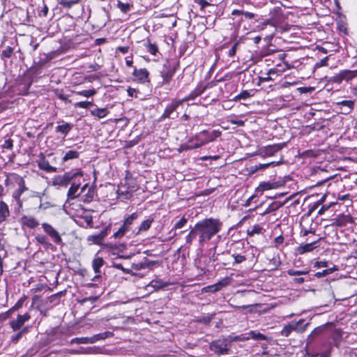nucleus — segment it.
Segmentation results:
<instances>
[{"label":"nucleus","mask_w":357,"mask_h":357,"mask_svg":"<svg viewBox=\"0 0 357 357\" xmlns=\"http://www.w3.org/2000/svg\"><path fill=\"white\" fill-rule=\"evenodd\" d=\"M195 227L198 231L199 245L202 247L206 241L220 231L222 222L218 219L206 218L197 222Z\"/></svg>","instance_id":"nucleus-1"},{"label":"nucleus","mask_w":357,"mask_h":357,"mask_svg":"<svg viewBox=\"0 0 357 357\" xmlns=\"http://www.w3.org/2000/svg\"><path fill=\"white\" fill-rule=\"evenodd\" d=\"M221 132L219 130H213L208 132L206 130H203L195 135L189 143H186L180 146L178 151H187L190 149H197L211 142L214 141L216 138L220 137Z\"/></svg>","instance_id":"nucleus-2"},{"label":"nucleus","mask_w":357,"mask_h":357,"mask_svg":"<svg viewBox=\"0 0 357 357\" xmlns=\"http://www.w3.org/2000/svg\"><path fill=\"white\" fill-rule=\"evenodd\" d=\"M138 217L139 214L137 212L125 216L123 218V225L115 233H114L113 237L115 238H121L125 236H126L128 238L136 236V227H134L133 223L134 221L138 218Z\"/></svg>","instance_id":"nucleus-3"},{"label":"nucleus","mask_w":357,"mask_h":357,"mask_svg":"<svg viewBox=\"0 0 357 357\" xmlns=\"http://www.w3.org/2000/svg\"><path fill=\"white\" fill-rule=\"evenodd\" d=\"M83 172L80 169L69 171L63 175L55 176L52 179V185L57 187H67L77 176L82 177Z\"/></svg>","instance_id":"nucleus-4"},{"label":"nucleus","mask_w":357,"mask_h":357,"mask_svg":"<svg viewBox=\"0 0 357 357\" xmlns=\"http://www.w3.org/2000/svg\"><path fill=\"white\" fill-rule=\"evenodd\" d=\"M178 67V63L173 60H167L162 65L160 76L162 84H169Z\"/></svg>","instance_id":"nucleus-5"},{"label":"nucleus","mask_w":357,"mask_h":357,"mask_svg":"<svg viewBox=\"0 0 357 357\" xmlns=\"http://www.w3.org/2000/svg\"><path fill=\"white\" fill-rule=\"evenodd\" d=\"M305 320L303 319H299L298 321H291L289 324L284 326L280 334L284 337H289L293 331L297 333H302L305 332L310 325V322L303 324Z\"/></svg>","instance_id":"nucleus-6"},{"label":"nucleus","mask_w":357,"mask_h":357,"mask_svg":"<svg viewBox=\"0 0 357 357\" xmlns=\"http://www.w3.org/2000/svg\"><path fill=\"white\" fill-rule=\"evenodd\" d=\"M230 347L229 342L225 338L213 340L209 345L210 350L218 356L229 354Z\"/></svg>","instance_id":"nucleus-7"},{"label":"nucleus","mask_w":357,"mask_h":357,"mask_svg":"<svg viewBox=\"0 0 357 357\" xmlns=\"http://www.w3.org/2000/svg\"><path fill=\"white\" fill-rule=\"evenodd\" d=\"M138 185L135 179L130 178L126 180V183L123 185L121 186L118 189L119 195H124L126 199L130 198L132 193L137 191Z\"/></svg>","instance_id":"nucleus-8"},{"label":"nucleus","mask_w":357,"mask_h":357,"mask_svg":"<svg viewBox=\"0 0 357 357\" xmlns=\"http://www.w3.org/2000/svg\"><path fill=\"white\" fill-rule=\"evenodd\" d=\"M357 77V70H343L331 77L330 81L333 83H341L343 80L349 82Z\"/></svg>","instance_id":"nucleus-9"},{"label":"nucleus","mask_w":357,"mask_h":357,"mask_svg":"<svg viewBox=\"0 0 357 357\" xmlns=\"http://www.w3.org/2000/svg\"><path fill=\"white\" fill-rule=\"evenodd\" d=\"M43 231L48 235L51 239L53 241L54 243L59 245H63L62 238L59 233V231L54 228L50 224L47 222H43L41 225Z\"/></svg>","instance_id":"nucleus-10"},{"label":"nucleus","mask_w":357,"mask_h":357,"mask_svg":"<svg viewBox=\"0 0 357 357\" xmlns=\"http://www.w3.org/2000/svg\"><path fill=\"white\" fill-rule=\"evenodd\" d=\"M282 149V146L280 144H273L268 145L266 146L261 147L258 149V155L261 157H270L273 155L275 153L280 151Z\"/></svg>","instance_id":"nucleus-11"},{"label":"nucleus","mask_w":357,"mask_h":357,"mask_svg":"<svg viewBox=\"0 0 357 357\" xmlns=\"http://www.w3.org/2000/svg\"><path fill=\"white\" fill-rule=\"evenodd\" d=\"M182 104L183 101H181V100H172L171 103L167 105L163 114L160 116V120L172 118V114Z\"/></svg>","instance_id":"nucleus-12"},{"label":"nucleus","mask_w":357,"mask_h":357,"mask_svg":"<svg viewBox=\"0 0 357 357\" xmlns=\"http://www.w3.org/2000/svg\"><path fill=\"white\" fill-rule=\"evenodd\" d=\"M31 318L30 314L26 312L22 315L18 314L17 318L10 322V326L14 331L20 329L24 323L29 321Z\"/></svg>","instance_id":"nucleus-13"},{"label":"nucleus","mask_w":357,"mask_h":357,"mask_svg":"<svg viewBox=\"0 0 357 357\" xmlns=\"http://www.w3.org/2000/svg\"><path fill=\"white\" fill-rule=\"evenodd\" d=\"M82 200L84 202H90L94 197L95 191L93 187L89 186L88 183L84 184L81 188Z\"/></svg>","instance_id":"nucleus-14"},{"label":"nucleus","mask_w":357,"mask_h":357,"mask_svg":"<svg viewBox=\"0 0 357 357\" xmlns=\"http://www.w3.org/2000/svg\"><path fill=\"white\" fill-rule=\"evenodd\" d=\"M332 225L336 227H344L349 223L353 222V218L349 215L341 214L333 219Z\"/></svg>","instance_id":"nucleus-15"},{"label":"nucleus","mask_w":357,"mask_h":357,"mask_svg":"<svg viewBox=\"0 0 357 357\" xmlns=\"http://www.w3.org/2000/svg\"><path fill=\"white\" fill-rule=\"evenodd\" d=\"M70 183L71 186L68 191L67 196L69 199H74L82 195L81 190L79 192L80 183L73 181Z\"/></svg>","instance_id":"nucleus-16"},{"label":"nucleus","mask_w":357,"mask_h":357,"mask_svg":"<svg viewBox=\"0 0 357 357\" xmlns=\"http://www.w3.org/2000/svg\"><path fill=\"white\" fill-rule=\"evenodd\" d=\"M132 75L137 79L141 83L149 82V73L146 68L134 69Z\"/></svg>","instance_id":"nucleus-17"},{"label":"nucleus","mask_w":357,"mask_h":357,"mask_svg":"<svg viewBox=\"0 0 357 357\" xmlns=\"http://www.w3.org/2000/svg\"><path fill=\"white\" fill-rule=\"evenodd\" d=\"M331 322H328L325 324L321 325L315 328L307 336V340L309 342L313 341L317 336L320 335L328 326H332Z\"/></svg>","instance_id":"nucleus-18"},{"label":"nucleus","mask_w":357,"mask_h":357,"mask_svg":"<svg viewBox=\"0 0 357 357\" xmlns=\"http://www.w3.org/2000/svg\"><path fill=\"white\" fill-rule=\"evenodd\" d=\"M153 222L154 219L152 217H149V218L142 221L139 226L136 227L135 234H137V236L140 235L142 233L148 231Z\"/></svg>","instance_id":"nucleus-19"},{"label":"nucleus","mask_w":357,"mask_h":357,"mask_svg":"<svg viewBox=\"0 0 357 357\" xmlns=\"http://www.w3.org/2000/svg\"><path fill=\"white\" fill-rule=\"evenodd\" d=\"M155 264L153 261H149L146 258L144 260L139 262L132 263V268L135 271H139L146 268H151Z\"/></svg>","instance_id":"nucleus-20"},{"label":"nucleus","mask_w":357,"mask_h":357,"mask_svg":"<svg viewBox=\"0 0 357 357\" xmlns=\"http://www.w3.org/2000/svg\"><path fill=\"white\" fill-rule=\"evenodd\" d=\"M248 336L246 337L240 338L238 337H236L235 339L238 340H248L250 339H252L255 340H268V337L265 335H264L259 332L255 331H250L248 333Z\"/></svg>","instance_id":"nucleus-21"},{"label":"nucleus","mask_w":357,"mask_h":357,"mask_svg":"<svg viewBox=\"0 0 357 357\" xmlns=\"http://www.w3.org/2000/svg\"><path fill=\"white\" fill-rule=\"evenodd\" d=\"M21 223L29 229H33L39 225L38 221L33 216L24 215L21 218Z\"/></svg>","instance_id":"nucleus-22"},{"label":"nucleus","mask_w":357,"mask_h":357,"mask_svg":"<svg viewBox=\"0 0 357 357\" xmlns=\"http://www.w3.org/2000/svg\"><path fill=\"white\" fill-rule=\"evenodd\" d=\"M3 190V188L0 185V192ZM10 216V211L8 206L3 201H0V222L5 221Z\"/></svg>","instance_id":"nucleus-23"},{"label":"nucleus","mask_w":357,"mask_h":357,"mask_svg":"<svg viewBox=\"0 0 357 357\" xmlns=\"http://www.w3.org/2000/svg\"><path fill=\"white\" fill-rule=\"evenodd\" d=\"M104 264V260L102 257H96L93 259L92 261V267L94 272L96 275L93 278V280L95 281L96 279L100 278V268Z\"/></svg>","instance_id":"nucleus-24"},{"label":"nucleus","mask_w":357,"mask_h":357,"mask_svg":"<svg viewBox=\"0 0 357 357\" xmlns=\"http://www.w3.org/2000/svg\"><path fill=\"white\" fill-rule=\"evenodd\" d=\"M204 91H205V87H203L202 86H198L193 91H192L188 96H186L184 98H183L182 100H181V101H183V103L184 102L194 100L197 97L202 95Z\"/></svg>","instance_id":"nucleus-25"},{"label":"nucleus","mask_w":357,"mask_h":357,"mask_svg":"<svg viewBox=\"0 0 357 357\" xmlns=\"http://www.w3.org/2000/svg\"><path fill=\"white\" fill-rule=\"evenodd\" d=\"M232 278L230 277H226L222 278V280H219L218 282L213 284L215 291H219L221 289H222L224 287L228 286L230 284V283L232 282Z\"/></svg>","instance_id":"nucleus-26"},{"label":"nucleus","mask_w":357,"mask_h":357,"mask_svg":"<svg viewBox=\"0 0 357 357\" xmlns=\"http://www.w3.org/2000/svg\"><path fill=\"white\" fill-rule=\"evenodd\" d=\"M38 165L40 169L44 170L47 172H56V168L50 165L49 162L45 158H43L40 161H38Z\"/></svg>","instance_id":"nucleus-27"},{"label":"nucleus","mask_w":357,"mask_h":357,"mask_svg":"<svg viewBox=\"0 0 357 357\" xmlns=\"http://www.w3.org/2000/svg\"><path fill=\"white\" fill-rule=\"evenodd\" d=\"M11 178H13L14 181L17 183L19 185V188L17 189L18 191L23 193L24 191L27 190V188L25 186V182L22 176L15 173H11Z\"/></svg>","instance_id":"nucleus-28"},{"label":"nucleus","mask_w":357,"mask_h":357,"mask_svg":"<svg viewBox=\"0 0 357 357\" xmlns=\"http://www.w3.org/2000/svg\"><path fill=\"white\" fill-rule=\"evenodd\" d=\"M197 236H198V231L194 226L192 228H191L190 231L185 236V245L190 247Z\"/></svg>","instance_id":"nucleus-29"},{"label":"nucleus","mask_w":357,"mask_h":357,"mask_svg":"<svg viewBox=\"0 0 357 357\" xmlns=\"http://www.w3.org/2000/svg\"><path fill=\"white\" fill-rule=\"evenodd\" d=\"M169 285L168 282H164L163 280L155 278L150 282L149 284V287H153L155 290H158L160 289H162L165 287H167Z\"/></svg>","instance_id":"nucleus-30"},{"label":"nucleus","mask_w":357,"mask_h":357,"mask_svg":"<svg viewBox=\"0 0 357 357\" xmlns=\"http://www.w3.org/2000/svg\"><path fill=\"white\" fill-rule=\"evenodd\" d=\"M282 204L280 202H273L268 205L264 211L260 213L261 215H265L266 214L273 213L278 210Z\"/></svg>","instance_id":"nucleus-31"},{"label":"nucleus","mask_w":357,"mask_h":357,"mask_svg":"<svg viewBox=\"0 0 357 357\" xmlns=\"http://www.w3.org/2000/svg\"><path fill=\"white\" fill-rule=\"evenodd\" d=\"M73 126L69 123H65L64 124L57 126L55 128V131L56 132H60L63 134L64 136H66L68 132L72 130Z\"/></svg>","instance_id":"nucleus-32"},{"label":"nucleus","mask_w":357,"mask_h":357,"mask_svg":"<svg viewBox=\"0 0 357 357\" xmlns=\"http://www.w3.org/2000/svg\"><path fill=\"white\" fill-rule=\"evenodd\" d=\"M94 337H75L70 340V344H92L95 342Z\"/></svg>","instance_id":"nucleus-33"},{"label":"nucleus","mask_w":357,"mask_h":357,"mask_svg":"<svg viewBox=\"0 0 357 357\" xmlns=\"http://www.w3.org/2000/svg\"><path fill=\"white\" fill-rule=\"evenodd\" d=\"M91 115L98 119H102L107 116L109 110L107 108H96L91 111Z\"/></svg>","instance_id":"nucleus-34"},{"label":"nucleus","mask_w":357,"mask_h":357,"mask_svg":"<svg viewBox=\"0 0 357 357\" xmlns=\"http://www.w3.org/2000/svg\"><path fill=\"white\" fill-rule=\"evenodd\" d=\"M263 230V227L261 225L257 224L247 229V234L249 236H253L255 234H261Z\"/></svg>","instance_id":"nucleus-35"},{"label":"nucleus","mask_w":357,"mask_h":357,"mask_svg":"<svg viewBox=\"0 0 357 357\" xmlns=\"http://www.w3.org/2000/svg\"><path fill=\"white\" fill-rule=\"evenodd\" d=\"M317 241H314V242H312V243H306V244H304V245H301L298 248V252L300 254H304V253L307 252H311L312 250H314V244Z\"/></svg>","instance_id":"nucleus-36"},{"label":"nucleus","mask_w":357,"mask_h":357,"mask_svg":"<svg viewBox=\"0 0 357 357\" xmlns=\"http://www.w3.org/2000/svg\"><path fill=\"white\" fill-rule=\"evenodd\" d=\"M79 153L77 151L70 150L63 155L62 158V161L65 162L69 160L77 159L79 158Z\"/></svg>","instance_id":"nucleus-37"},{"label":"nucleus","mask_w":357,"mask_h":357,"mask_svg":"<svg viewBox=\"0 0 357 357\" xmlns=\"http://www.w3.org/2000/svg\"><path fill=\"white\" fill-rule=\"evenodd\" d=\"M144 45L146 47V50L149 52H150L152 55H155L156 53L158 52V45L155 43H151L149 40L145 42Z\"/></svg>","instance_id":"nucleus-38"},{"label":"nucleus","mask_w":357,"mask_h":357,"mask_svg":"<svg viewBox=\"0 0 357 357\" xmlns=\"http://www.w3.org/2000/svg\"><path fill=\"white\" fill-rule=\"evenodd\" d=\"M277 185H275V183H273V182H261L259 187L257 188V190H260V191H266V190H271V189H275L276 188Z\"/></svg>","instance_id":"nucleus-39"},{"label":"nucleus","mask_w":357,"mask_h":357,"mask_svg":"<svg viewBox=\"0 0 357 357\" xmlns=\"http://www.w3.org/2000/svg\"><path fill=\"white\" fill-rule=\"evenodd\" d=\"M22 195V192L18 191L17 190L13 192V198L15 199L16 202V207L15 208L17 211H20L21 208L22 207V201L20 198L21 195Z\"/></svg>","instance_id":"nucleus-40"},{"label":"nucleus","mask_w":357,"mask_h":357,"mask_svg":"<svg viewBox=\"0 0 357 357\" xmlns=\"http://www.w3.org/2000/svg\"><path fill=\"white\" fill-rule=\"evenodd\" d=\"M80 0H59V3L66 8H70L73 6L79 3Z\"/></svg>","instance_id":"nucleus-41"},{"label":"nucleus","mask_w":357,"mask_h":357,"mask_svg":"<svg viewBox=\"0 0 357 357\" xmlns=\"http://www.w3.org/2000/svg\"><path fill=\"white\" fill-rule=\"evenodd\" d=\"M335 271H337V268L336 266L334 265L331 268H329L323 270L322 271L316 273L314 275L317 278H321V277H324L326 275H328L329 274H331L332 273H333Z\"/></svg>","instance_id":"nucleus-42"},{"label":"nucleus","mask_w":357,"mask_h":357,"mask_svg":"<svg viewBox=\"0 0 357 357\" xmlns=\"http://www.w3.org/2000/svg\"><path fill=\"white\" fill-rule=\"evenodd\" d=\"M77 95L81 96L85 98H89L93 97L95 96L97 93L96 90L94 89H88V90H83V91H79L75 92Z\"/></svg>","instance_id":"nucleus-43"},{"label":"nucleus","mask_w":357,"mask_h":357,"mask_svg":"<svg viewBox=\"0 0 357 357\" xmlns=\"http://www.w3.org/2000/svg\"><path fill=\"white\" fill-rule=\"evenodd\" d=\"M354 102L353 100H342L338 102L337 105H342L347 107V110L344 112L345 114L349 113L354 108Z\"/></svg>","instance_id":"nucleus-44"},{"label":"nucleus","mask_w":357,"mask_h":357,"mask_svg":"<svg viewBox=\"0 0 357 357\" xmlns=\"http://www.w3.org/2000/svg\"><path fill=\"white\" fill-rule=\"evenodd\" d=\"M278 164H279V162H271L264 163V164L259 163L258 165H255L253 167V168H254L255 171H258V170H262L266 168H268L270 166L275 167V166L278 165Z\"/></svg>","instance_id":"nucleus-45"},{"label":"nucleus","mask_w":357,"mask_h":357,"mask_svg":"<svg viewBox=\"0 0 357 357\" xmlns=\"http://www.w3.org/2000/svg\"><path fill=\"white\" fill-rule=\"evenodd\" d=\"M187 222H188V219L185 216H183L178 221H177L174 224L173 228L174 229H181L185 226Z\"/></svg>","instance_id":"nucleus-46"},{"label":"nucleus","mask_w":357,"mask_h":357,"mask_svg":"<svg viewBox=\"0 0 357 357\" xmlns=\"http://www.w3.org/2000/svg\"><path fill=\"white\" fill-rule=\"evenodd\" d=\"M36 241L43 245L49 246L51 245V243L48 242L47 238L44 235H37L36 236Z\"/></svg>","instance_id":"nucleus-47"},{"label":"nucleus","mask_w":357,"mask_h":357,"mask_svg":"<svg viewBox=\"0 0 357 357\" xmlns=\"http://www.w3.org/2000/svg\"><path fill=\"white\" fill-rule=\"evenodd\" d=\"M250 96H251L250 93L248 91L245 90V91H243L238 95L236 96L234 98V100L237 101V100H241V99L242 100H246L248 98H250Z\"/></svg>","instance_id":"nucleus-48"},{"label":"nucleus","mask_w":357,"mask_h":357,"mask_svg":"<svg viewBox=\"0 0 357 357\" xmlns=\"http://www.w3.org/2000/svg\"><path fill=\"white\" fill-rule=\"evenodd\" d=\"M117 7L123 13H127L130 10V5L129 3H125L121 2V1H118Z\"/></svg>","instance_id":"nucleus-49"},{"label":"nucleus","mask_w":357,"mask_h":357,"mask_svg":"<svg viewBox=\"0 0 357 357\" xmlns=\"http://www.w3.org/2000/svg\"><path fill=\"white\" fill-rule=\"evenodd\" d=\"M93 105L92 101H80L75 103L76 107L87 109Z\"/></svg>","instance_id":"nucleus-50"},{"label":"nucleus","mask_w":357,"mask_h":357,"mask_svg":"<svg viewBox=\"0 0 357 357\" xmlns=\"http://www.w3.org/2000/svg\"><path fill=\"white\" fill-rule=\"evenodd\" d=\"M309 271L306 270L303 271H295L293 269H289L287 271V274L291 276L294 275H307L308 274Z\"/></svg>","instance_id":"nucleus-51"},{"label":"nucleus","mask_w":357,"mask_h":357,"mask_svg":"<svg viewBox=\"0 0 357 357\" xmlns=\"http://www.w3.org/2000/svg\"><path fill=\"white\" fill-rule=\"evenodd\" d=\"M231 256L234 259V264H241L246 260V257L244 255L232 254Z\"/></svg>","instance_id":"nucleus-52"},{"label":"nucleus","mask_w":357,"mask_h":357,"mask_svg":"<svg viewBox=\"0 0 357 357\" xmlns=\"http://www.w3.org/2000/svg\"><path fill=\"white\" fill-rule=\"evenodd\" d=\"M79 354H91L94 352L93 347H80L78 349Z\"/></svg>","instance_id":"nucleus-53"},{"label":"nucleus","mask_w":357,"mask_h":357,"mask_svg":"<svg viewBox=\"0 0 357 357\" xmlns=\"http://www.w3.org/2000/svg\"><path fill=\"white\" fill-rule=\"evenodd\" d=\"M13 52V48L8 46L2 51V56L6 58H10Z\"/></svg>","instance_id":"nucleus-54"},{"label":"nucleus","mask_w":357,"mask_h":357,"mask_svg":"<svg viewBox=\"0 0 357 357\" xmlns=\"http://www.w3.org/2000/svg\"><path fill=\"white\" fill-rule=\"evenodd\" d=\"M195 2L200 6V9L203 10L206 7L211 5L210 3L205 0H195Z\"/></svg>","instance_id":"nucleus-55"},{"label":"nucleus","mask_w":357,"mask_h":357,"mask_svg":"<svg viewBox=\"0 0 357 357\" xmlns=\"http://www.w3.org/2000/svg\"><path fill=\"white\" fill-rule=\"evenodd\" d=\"M25 300H26V296H24L23 297L20 298L17 301V302L15 303V305H14L13 308L15 310H18V309L21 308L22 307Z\"/></svg>","instance_id":"nucleus-56"},{"label":"nucleus","mask_w":357,"mask_h":357,"mask_svg":"<svg viewBox=\"0 0 357 357\" xmlns=\"http://www.w3.org/2000/svg\"><path fill=\"white\" fill-rule=\"evenodd\" d=\"M284 242V237L282 235H280L275 238L274 243L275 247H279L280 245H282Z\"/></svg>","instance_id":"nucleus-57"},{"label":"nucleus","mask_w":357,"mask_h":357,"mask_svg":"<svg viewBox=\"0 0 357 357\" xmlns=\"http://www.w3.org/2000/svg\"><path fill=\"white\" fill-rule=\"evenodd\" d=\"M3 148L11 149L13 146V140L10 139H6L2 145Z\"/></svg>","instance_id":"nucleus-58"},{"label":"nucleus","mask_w":357,"mask_h":357,"mask_svg":"<svg viewBox=\"0 0 357 357\" xmlns=\"http://www.w3.org/2000/svg\"><path fill=\"white\" fill-rule=\"evenodd\" d=\"M203 292L206 293H215L213 284L206 286L202 289Z\"/></svg>","instance_id":"nucleus-59"},{"label":"nucleus","mask_w":357,"mask_h":357,"mask_svg":"<svg viewBox=\"0 0 357 357\" xmlns=\"http://www.w3.org/2000/svg\"><path fill=\"white\" fill-rule=\"evenodd\" d=\"M238 43H235L231 48L229 50L228 55L229 56H233L236 54V48H237Z\"/></svg>","instance_id":"nucleus-60"},{"label":"nucleus","mask_w":357,"mask_h":357,"mask_svg":"<svg viewBox=\"0 0 357 357\" xmlns=\"http://www.w3.org/2000/svg\"><path fill=\"white\" fill-rule=\"evenodd\" d=\"M327 266H328V262L326 261H317L314 264V267H316V268H322V267H327Z\"/></svg>","instance_id":"nucleus-61"},{"label":"nucleus","mask_w":357,"mask_h":357,"mask_svg":"<svg viewBox=\"0 0 357 357\" xmlns=\"http://www.w3.org/2000/svg\"><path fill=\"white\" fill-rule=\"evenodd\" d=\"M229 121L231 124L237 125L238 126H243L245 123L243 121L238 119H231Z\"/></svg>","instance_id":"nucleus-62"},{"label":"nucleus","mask_w":357,"mask_h":357,"mask_svg":"<svg viewBox=\"0 0 357 357\" xmlns=\"http://www.w3.org/2000/svg\"><path fill=\"white\" fill-rule=\"evenodd\" d=\"M22 335H21V333L18 332L15 335H13L10 340L13 342L17 343L19 341V340L22 337Z\"/></svg>","instance_id":"nucleus-63"},{"label":"nucleus","mask_w":357,"mask_h":357,"mask_svg":"<svg viewBox=\"0 0 357 357\" xmlns=\"http://www.w3.org/2000/svg\"><path fill=\"white\" fill-rule=\"evenodd\" d=\"M56 96L58 97V98H59L62 101H64L65 102H70V100H68V97L62 93H58Z\"/></svg>","instance_id":"nucleus-64"}]
</instances>
